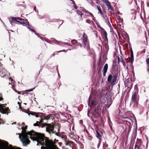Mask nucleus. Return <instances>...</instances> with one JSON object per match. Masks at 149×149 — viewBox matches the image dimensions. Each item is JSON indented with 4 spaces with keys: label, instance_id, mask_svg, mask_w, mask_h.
I'll return each instance as SVG.
<instances>
[{
    "label": "nucleus",
    "instance_id": "obj_1",
    "mask_svg": "<svg viewBox=\"0 0 149 149\" xmlns=\"http://www.w3.org/2000/svg\"><path fill=\"white\" fill-rule=\"evenodd\" d=\"M44 126H47L46 131L49 133H53L54 126L50 124H42L41 127H43Z\"/></svg>",
    "mask_w": 149,
    "mask_h": 149
},
{
    "label": "nucleus",
    "instance_id": "obj_2",
    "mask_svg": "<svg viewBox=\"0 0 149 149\" xmlns=\"http://www.w3.org/2000/svg\"><path fill=\"white\" fill-rule=\"evenodd\" d=\"M117 77V75L116 74L115 75L112 80V76L111 75H110L108 77L107 80L112 85H113L115 84L116 82Z\"/></svg>",
    "mask_w": 149,
    "mask_h": 149
},
{
    "label": "nucleus",
    "instance_id": "obj_3",
    "mask_svg": "<svg viewBox=\"0 0 149 149\" xmlns=\"http://www.w3.org/2000/svg\"><path fill=\"white\" fill-rule=\"evenodd\" d=\"M8 110V107H5L4 104L0 105V112L3 114H6Z\"/></svg>",
    "mask_w": 149,
    "mask_h": 149
},
{
    "label": "nucleus",
    "instance_id": "obj_4",
    "mask_svg": "<svg viewBox=\"0 0 149 149\" xmlns=\"http://www.w3.org/2000/svg\"><path fill=\"white\" fill-rule=\"evenodd\" d=\"M102 1L104 3H105L106 5L109 8V9H112V7L109 1L108 0H102Z\"/></svg>",
    "mask_w": 149,
    "mask_h": 149
},
{
    "label": "nucleus",
    "instance_id": "obj_5",
    "mask_svg": "<svg viewBox=\"0 0 149 149\" xmlns=\"http://www.w3.org/2000/svg\"><path fill=\"white\" fill-rule=\"evenodd\" d=\"M20 20L21 24H22L23 26H24V24L27 25L28 26H29V23L27 20H24V19H20Z\"/></svg>",
    "mask_w": 149,
    "mask_h": 149
},
{
    "label": "nucleus",
    "instance_id": "obj_6",
    "mask_svg": "<svg viewBox=\"0 0 149 149\" xmlns=\"http://www.w3.org/2000/svg\"><path fill=\"white\" fill-rule=\"evenodd\" d=\"M108 68V65L107 64H105L103 70V72L104 74H106L107 71V70Z\"/></svg>",
    "mask_w": 149,
    "mask_h": 149
},
{
    "label": "nucleus",
    "instance_id": "obj_7",
    "mask_svg": "<svg viewBox=\"0 0 149 149\" xmlns=\"http://www.w3.org/2000/svg\"><path fill=\"white\" fill-rule=\"evenodd\" d=\"M14 19H15L16 22L18 23V24H21L20 20V19H21L20 18H15Z\"/></svg>",
    "mask_w": 149,
    "mask_h": 149
},
{
    "label": "nucleus",
    "instance_id": "obj_8",
    "mask_svg": "<svg viewBox=\"0 0 149 149\" xmlns=\"http://www.w3.org/2000/svg\"><path fill=\"white\" fill-rule=\"evenodd\" d=\"M96 132L97 135H98V136H97V137L98 138H100L101 137L100 134L97 131H96Z\"/></svg>",
    "mask_w": 149,
    "mask_h": 149
},
{
    "label": "nucleus",
    "instance_id": "obj_9",
    "mask_svg": "<svg viewBox=\"0 0 149 149\" xmlns=\"http://www.w3.org/2000/svg\"><path fill=\"white\" fill-rule=\"evenodd\" d=\"M27 28L29 30H30V31H32V32H34V33L35 34H36L35 33V31L33 30V29H31L30 28H29V26H27Z\"/></svg>",
    "mask_w": 149,
    "mask_h": 149
},
{
    "label": "nucleus",
    "instance_id": "obj_10",
    "mask_svg": "<svg viewBox=\"0 0 149 149\" xmlns=\"http://www.w3.org/2000/svg\"><path fill=\"white\" fill-rule=\"evenodd\" d=\"M136 98V95L135 94H133L132 97V100L133 101H134Z\"/></svg>",
    "mask_w": 149,
    "mask_h": 149
},
{
    "label": "nucleus",
    "instance_id": "obj_11",
    "mask_svg": "<svg viewBox=\"0 0 149 149\" xmlns=\"http://www.w3.org/2000/svg\"><path fill=\"white\" fill-rule=\"evenodd\" d=\"M41 122H37L36 123H34L33 125L35 126H38L40 123Z\"/></svg>",
    "mask_w": 149,
    "mask_h": 149
},
{
    "label": "nucleus",
    "instance_id": "obj_12",
    "mask_svg": "<svg viewBox=\"0 0 149 149\" xmlns=\"http://www.w3.org/2000/svg\"><path fill=\"white\" fill-rule=\"evenodd\" d=\"M131 56L132 58V59H133L134 56H133V53L132 50H131Z\"/></svg>",
    "mask_w": 149,
    "mask_h": 149
},
{
    "label": "nucleus",
    "instance_id": "obj_13",
    "mask_svg": "<svg viewBox=\"0 0 149 149\" xmlns=\"http://www.w3.org/2000/svg\"><path fill=\"white\" fill-rule=\"evenodd\" d=\"M121 61H122L123 65L124 66V65H125V63L124 62V59H123V58H121Z\"/></svg>",
    "mask_w": 149,
    "mask_h": 149
},
{
    "label": "nucleus",
    "instance_id": "obj_14",
    "mask_svg": "<svg viewBox=\"0 0 149 149\" xmlns=\"http://www.w3.org/2000/svg\"><path fill=\"white\" fill-rule=\"evenodd\" d=\"M121 61H122L123 65L124 66V65H125V63L124 62V59H123V58H121Z\"/></svg>",
    "mask_w": 149,
    "mask_h": 149
},
{
    "label": "nucleus",
    "instance_id": "obj_15",
    "mask_svg": "<svg viewBox=\"0 0 149 149\" xmlns=\"http://www.w3.org/2000/svg\"><path fill=\"white\" fill-rule=\"evenodd\" d=\"M121 61H122L123 65L124 66V65H125V63L124 62V59H123V58H121Z\"/></svg>",
    "mask_w": 149,
    "mask_h": 149
},
{
    "label": "nucleus",
    "instance_id": "obj_16",
    "mask_svg": "<svg viewBox=\"0 0 149 149\" xmlns=\"http://www.w3.org/2000/svg\"><path fill=\"white\" fill-rule=\"evenodd\" d=\"M121 61H122L123 65L124 66V65H125V63L124 62V59H123V58H121Z\"/></svg>",
    "mask_w": 149,
    "mask_h": 149
},
{
    "label": "nucleus",
    "instance_id": "obj_17",
    "mask_svg": "<svg viewBox=\"0 0 149 149\" xmlns=\"http://www.w3.org/2000/svg\"><path fill=\"white\" fill-rule=\"evenodd\" d=\"M86 13H88L90 16H91L92 17H93V14L92 13H91L89 12H86Z\"/></svg>",
    "mask_w": 149,
    "mask_h": 149
},
{
    "label": "nucleus",
    "instance_id": "obj_18",
    "mask_svg": "<svg viewBox=\"0 0 149 149\" xmlns=\"http://www.w3.org/2000/svg\"><path fill=\"white\" fill-rule=\"evenodd\" d=\"M146 61L147 64L149 65V58H147L146 60Z\"/></svg>",
    "mask_w": 149,
    "mask_h": 149
},
{
    "label": "nucleus",
    "instance_id": "obj_19",
    "mask_svg": "<svg viewBox=\"0 0 149 149\" xmlns=\"http://www.w3.org/2000/svg\"><path fill=\"white\" fill-rule=\"evenodd\" d=\"M97 9L98 10H99V11L100 13L101 14H102V11L101 10V9L99 8L98 7H97Z\"/></svg>",
    "mask_w": 149,
    "mask_h": 149
},
{
    "label": "nucleus",
    "instance_id": "obj_20",
    "mask_svg": "<svg viewBox=\"0 0 149 149\" xmlns=\"http://www.w3.org/2000/svg\"><path fill=\"white\" fill-rule=\"evenodd\" d=\"M134 149H139V148L138 147L137 145H135Z\"/></svg>",
    "mask_w": 149,
    "mask_h": 149
},
{
    "label": "nucleus",
    "instance_id": "obj_21",
    "mask_svg": "<svg viewBox=\"0 0 149 149\" xmlns=\"http://www.w3.org/2000/svg\"><path fill=\"white\" fill-rule=\"evenodd\" d=\"M33 88V89H29V90H26V91L27 92H30V91H32L34 88Z\"/></svg>",
    "mask_w": 149,
    "mask_h": 149
},
{
    "label": "nucleus",
    "instance_id": "obj_22",
    "mask_svg": "<svg viewBox=\"0 0 149 149\" xmlns=\"http://www.w3.org/2000/svg\"><path fill=\"white\" fill-rule=\"evenodd\" d=\"M27 128V127L25 126L24 128L23 127H22V129L23 131H24V130H26Z\"/></svg>",
    "mask_w": 149,
    "mask_h": 149
},
{
    "label": "nucleus",
    "instance_id": "obj_23",
    "mask_svg": "<svg viewBox=\"0 0 149 149\" xmlns=\"http://www.w3.org/2000/svg\"><path fill=\"white\" fill-rule=\"evenodd\" d=\"M118 63H120V58L119 57H118Z\"/></svg>",
    "mask_w": 149,
    "mask_h": 149
},
{
    "label": "nucleus",
    "instance_id": "obj_24",
    "mask_svg": "<svg viewBox=\"0 0 149 149\" xmlns=\"http://www.w3.org/2000/svg\"><path fill=\"white\" fill-rule=\"evenodd\" d=\"M105 34L106 36L107 37V33L106 31L105 32Z\"/></svg>",
    "mask_w": 149,
    "mask_h": 149
},
{
    "label": "nucleus",
    "instance_id": "obj_25",
    "mask_svg": "<svg viewBox=\"0 0 149 149\" xmlns=\"http://www.w3.org/2000/svg\"><path fill=\"white\" fill-rule=\"evenodd\" d=\"M91 104L92 105H93V102L92 101L91 102Z\"/></svg>",
    "mask_w": 149,
    "mask_h": 149
},
{
    "label": "nucleus",
    "instance_id": "obj_26",
    "mask_svg": "<svg viewBox=\"0 0 149 149\" xmlns=\"http://www.w3.org/2000/svg\"><path fill=\"white\" fill-rule=\"evenodd\" d=\"M2 100V98L0 97V101Z\"/></svg>",
    "mask_w": 149,
    "mask_h": 149
},
{
    "label": "nucleus",
    "instance_id": "obj_27",
    "mask_svg": "<svg viewBox=\"0 0 149 149\" xmlns=\"http://www.w3.org/2000/svg\"><path fill=\"white\" fill-rule=\"evenodd\" d=\"M1 66H1V64L0 63V68L1 67Z\"/></svg>",
    "mask_w": 149,
    "mask_h": 149
},
{
    "label": "nucleus",
    "instance_id": "obj_28",
    "mask_svg": "<svg viewBox=\"0 0 149 149\" xmlns=\"http://www.w3.org/2000/svg\"><path fill=\"white\" fill-rule=\"evenodd\" d=\"M3 70V71H4V72H7L5 70Z\"/></svg>",
    "mask_w": 149,
    "mask_h": 149
},
{
    "label": "nucleus",
    "instance_id": "obj_29",
    "mask_svg": "<svg viewBox=\"0 0 149 149\" xmlns=\"http://www.w3.org/2000/svg\"><path fill=\"white\" fill-rule=\"evenodd\" d=\"M36 7H34V10H35V11L36 12V10H35V9H36Z\"/></svg>",
    "mask_w": 149,
    "mask_h": 149
},
{
    "label": "nucleus",
    "instance_id": "obj_30",
    "mask_svg": "<svg viewBox=\"0 0 149 149\" xmlns=\"http://www.w3.org/2000/svg\"><path fill=\"white\" fill-rule=\"evenodd\" d=\"M103 75L104 76L105 75V74H104V73L103 72Z\"/></svg>",
    "mask_w": 149,
    "mask_h": 149
},
{
    "label": "nucleus",
    "instance_id": "obj_31",
    "mask_svg": "<svg viewBox=\"0 0 149 149\" xmlns=\"http://www.w3.org/2000/svg\"><path fill=\"white\" fill-rule=\"evenodd\" d=\"M70 1H72V0H70Z\"/></svg>",
    "mask_w": 149,
    "mask_h": 149
},
{
    "label": "nucleus",
    "instance_id": "obj_32",
    "mask_svg": "<svg viewBox=\"0 0 149 149\" xmlns=\"http://www.w3.org/2000/svg\"><path fill=\"white\" fill-rule=\"evenodd\" d=\"M24 104H25V105H26V103H24Z\"/></svg>",
    "mask_w": 149,
    "mask_h": 149
},
{
    "label": "nucleus",
    "instance_id": "obj_33",
    "mask_svg": "<svg viewBox=\"0 0 149 149\" xmlns=\"http://www.w3.org/2000/svg\"><path fill=\"white\" fill-rule=\"evenodd\" d=\"M135 2H136V3L137 2H136V1H135Z\"/></svg>",
    "mask_w": 149,
    "mask_h": 149
},
{
    "label": "nucleus",
    "instance_id": "obj_34",
    "mask_svg": "<svg viewBox=\"0 0 149 149\" xmlns=\"http://www.w3.org/2000/svg\"><path fill=\"white\" fill-rule=\"evenodd\" d=\"M11 79V78H10L9 79Z\"/></svg>",
    "mask_w": 149,
    "mask_h": 149
},
{
    "label": "nucleus",
    "instance_id": "obj_35",
    "mask_svg": "<svg viewBox=\"0 0 149 149\" xmlns=\"http://www.w3.org/2000/svg\"><path fill=\"white\" fill-rule=\"evenodd\" d=\"M23 123V124H24V123Z\"/></svg>",
    "mask_w": 149,
    "mask_h": 149
},
{
    "label": "nucleus",
    "instance_id": "obj_36",
    "mask_svg": "<svg viewBox=\"0 0 149 149\" xmlns=\"http://www.w3.org/2000/svg\"><path fill=\"white\" fill-rule=\"evenodd\" d=\"M144 53L145 52V51H144Z\"/></svg>",
    "mask_w": 149,
    "mask_h": 149
},
{
    "label": "nucleus",
    "instance_id": "obj_37",
    "mask_svg": "<svg viewBox=\"0 0 149 149\" xmlns=\"http://www.w3.org/2000/svg\"><path fill=\"white\" fill-rule=\"evenodd\" d=\"M1 0H0V1H1Z\"/></svg>",
    "mask_w": 149,
    "mask_h": 149
}]
</instances>
